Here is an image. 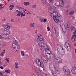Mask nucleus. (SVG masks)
Returning <instances> with one entry per match:
<instances>
[{
  "mask_svg": "<svg viewBox=\"0 0 76 76\" xmlns=\"http://www.w3.org/2000/svg\"><path fill=\"white\" fill-rule=\"evenodd\" d=\"M35 45H39V47H41L42 49L45 50L47 53H50V48H48V46L43 42H39V41L37 40L35 42Z\"/></svg>",
  "mask_w": 76,
  "mask_h": 76,
  "instance_id": "1",
  "label": "nucleus"
},
{
  "mask_svg": "<svg viewBox=\"0 0 76 76\" xmlns=\"http://www.w3.org/2000/svg\"><path fill=\"white\" fill-rule=\"evenodd\" d=\"M53 9L52 8H50L48 9V12H49V13L50 14V16L51 17H53V19L56 23L58 22V21L59 20V18H60V17L58 16H56V17H54V15L53 13Z\"/></svg>",
  "mask_w": 76,
  "mask_h": 76,
  "instance_id": "2",
  "label": "nucleus"
},
{
  "mask_svg": "<svg viewBox=\"0 0 76 76\" xmlns=\"http://www.w3.org/2000/svg\"><path fill=\"white\" fill-rule=\"evenodd\" d=\"M18 40H15L12 44V47L15 52H18L19 48H20V45L18 43Z\"/></svg>",
  "mask_w": 76,
  "mask_h": 76,
  "instance_id": "3",
  "label": "nucleus"
},
{
  "mask_svg": "<svg viewBox=\"0 0 76 76\" xmlns=\"http://www.w3.org/2000/svg\"><path fill=\"white\" fill-rule=\"evenodd\" d=\"M57 48L59 53L61 55L63 56V55L64 54V49H63V47L60 45H58L57 46Z\"/></svg>",
  "mask_w": 76,
  "mask_h": 76,
  "instance_id": "4",
  "label": "nucleus"
},
{
  "mask_svg": "<svg viewBox=\"0 0 76 76\" xmlns=\"http://www.w3.org/2000/svg\"><path fill=\"white\" fill-rule=\"evenodd\" d=\"M53 65L54 66V67L55 68L56 72L57 73V74H60V73H61V71L60 70V68H59L58 67L55 66V65H54V63H50L49 64V66L50 69V66Z\"/></svg>",
  "mask_w": 76,
  "mask_h": 76,
  "instance_id": "5",
  "label": "nucleus"
},
{
  "mask_svg": "<svg viewBox=\"0 0 76 76\" xmlns=\"http://www.w3.org/2000/svg\"><path fill=\"white\" fill-rule=\"evenodd\" d=\"M35 62L37 65L40 67H44V64L41 61L40 59L36 58L35 60Z\"/></svg>",
  "mask_w": 76,
  "mask_h": 76,
  "instance_id": "6",
  "label": "nucleus"
},
{
  "mask_svg": "<svg viewBox=\"0 0 76 76\" xmlns=\"http://www.w3.org/2000/svg\"><path fill=\"white\" fill-rule=\"evenodd\" d=\"M63 71L66 75V76H69L70 74V70L69 69L68 67L65 66L64 67Z\"/></svg>",
  "mask_w": 76,
  "mask_h": 76,
  "instance_id": "7",
  "label": "nucleus"
},
{
  "mask_svg": "<svg viewBox=\"0 0 76 76\" xmlns=\"http://www.w3.org/2000/svg\"><path fill=\"white\" fill-rule=\"evenodd\" d=\"M50 70L51 71V73L53 76H57L56 73V68L54 67V65L50 66Z\"/></svg>",
  "mask_w": 76,
  "mask_h": 76,
  "instance_id": "8",
  "label": "nucleus"
},
{
  "mask_svg": "<svg viewBox=\"0 0 76 76\" xmlns=\"http://www.w3.org/2000/svg\"><path fill=\"white\" fill-rule=\"evenodd\" d=\"M72 42H74L76 41V30H75L73 34V35L72 37Z\"/></svg>",
  "mask_w": 76,
  "mask_h": 76,
  "instance_id": "9",
  "label": "nucleus"
},
{
  "mask_svg": "<svg viewBox=\"0 0 76 76\" xmlns=\"http://www.w3.org/2000/svg\"><path fill=\"white\" fill-rule=\"evenodd\" d=\"M2 31L5 35H9L10 34V31L7 28H3Z\"/></svg>",
  "mask_w": 76,
  "mask_h": 76,
  "instance_id": "10",
  "label": "nucleus"
},
{
  "mask_svg": "<svg viewBox=\"0 0 76 76\" xmlns=\"http://www.w3.org/2000/svg\"><path fill=\"white\" fill-rule=\"evenodd\" d=\"M37 41H44V38L42 37V36L41 35H38L37 36Z\"/></svg>",
  "mask_w": 76,
  "mask_h": 76,
  "instance_id": "11",
  "label": "nucleus"
},
{
  "mask_svg": "<svg viewBox=\"0 0 76 76\" xmlns=\"http://www.w3.org/2000/svg\"><path fill=\"white\" fill-rule=\"evenodd\" d=\"M55 60L56 61L57 63H60L62 62V61L61 58L57 57L56 56L55 57Z\"/></svg>",
  "mask_w": 76,
  "mask_h": 76,
  "instance_id": "12",
  "label": "nucleus"
},
{
  "mask_svg": "<svg viewBox=\"0 0 76 76\" xmlns=\"http://www.w3.org/2000/svg\"><path fill=\"white\" fill-rule=\"evenodd\" d=\"M59 4L60 6L61 7H63L64 5V1L63 0H59Z\"/></svg>",
  "mask_w": 76,
  "mask_h": 76,
  "instance_id": "13",
  "label": "nucleus"
},
{
  "mask_svg": "<svg viewBox=\"0 0 76 76\" xmlns=\"http://www.w3.org/2000/svg\"><path fill=\"white\" fill-rule=\"evenodd\" d=\"M19 9H20H20L22 10L23 11V13H24L25 14H26V15L30 14V11H27L25 9H23L21 7L19 8Z\"/></svg>",
  "mask_w": 76,
  "mask_h": 76,
  "instance_id": "14",
  "label": "nucleus"
},
{
  "mask_svg": "<svg viewBox=\"0 0 76 76\" xmlns=\"http://www.w3.org/2000/svg\"><path fill=\"white\" fill-rule=\"evenodd\" d=\"M60 26L61 28H64V29H65V28H66L65 25H64V23L63 21H62L61 22Z\"/></svg>",
  "mask_w": 76,
  "mask_h": 76,
  "instance_id": "15",
  "label": "nucleus"
},
{
  "mask_svg": "<svg viewBox=\"0 0 76 76\" xmlns=\"http://www.w3.org/2000/svg\"><path fill=\"white\" fill-rule=\"evenodd\" d=\"M70 23L69 22H67L66 24V28L67 30H69L70 29Z\"/></svg>",
  "mask_w": 76,
  "mask_h": 76,
  "instance_id": "16",
  "label": "nucleus"
},
{
  "mask_svg": "<svg viewBox=\"0 0 76 76\" xmlns=\"http://www.w3.org/2000/svg\"><path fill=\"white\" fill-rule=\"evenodd\" d=\"M34 73L36 75H37V76H43L42 74L37 72V71L35 70Z\"/></svg>",
  "mask_w": 76,
  "mask_h": 76,
  "instance_id": "17",
  "label": "nucleus"
},
{
  "mask_svg": "<svg viewBox=\"0 0 76 76\" xmlns=\"http://www.w3.org/2000/svg\"><path fill=\"white\" fill-rule=\"evenodd\" d=\"M53 15L54 16V17H56V18H57V16H58L57 15V12L55 11L54 9L53 10Z\"/></svg>",
  "mask_w": 76,
  "mask_h": 76,
  "instance_id": "18",
  "label": "nucleus"
},
{
  "mask_svg": "<svg viewBox=\"0 0 76 76\" xmlns=\"http://www.w3.org/2000/svg\"><path fill=\"white\" fill-rule=\"evenodd\" d=\"M54 28L53 29V32L54 34H57L58 35V32H57L56 31V29L55 28Z\"/></svg>",
  "mask_w": 76,
  "mask_h": 76,
  "instance_id": "19",
  "label": "nucleus"
},
{
  "mask_svg": "<svg viewBox=\"0 0 76 76\" xmlns=\"http://www.w3.org/2000/svg\"><path fill=\"white\" fill-rule=\"evenodd\" d=\"M54 6L55 8L57 10H59V7H58V6L56 4H54Z\"/></svg>",
  "mask_w": 76,
  "mask_h": 76,
  "instance_id": "20",
  "label": "nucleus"
},
{
  "mask_svg": "<svg viewBox=\"0 0 76 76\" xmlns=\"http://www.w3.org/2000/svg\"><path fill=\"white\" fill-rule=\"evenodd\" d=\"M16 12H17V13H18L17 14V16H20L21 14V12L20 11H19V10H16Z\"/></svg>",
  "mask_w": 76,
  "mask_h": 76,
  "instance_id": "21",
  "label": "nucleus"
},
{
  "mask_svg": "<svg viewBox=\"0 0 76 76\" xmlns=\"http://www.w3.org/2000/svg\"><path fill=\"white\" fill-rule=\"evenodd\" d=\"M70 45H69V44L68 42H66L65 43V48H67V47H68Z\"/></svg>",
  "mask_w": 76,
  "mask_h": 76,
  "instance_id": "22",
  "label": "nucleus"
},
{
  "mask_svg": "<svg viewBox=\"0 0 76 76\" xmlns=\"http://www.w3.org/2000/svg\"><path fill=\"white\" fill-rule=\"evenodd\" d=\"M67 10V12H69L70 11V7L68 6L66 8Z\"/></svg>",
  "mask_w": 76,
  "mask_h": 76,
  "instance_id": "23",
  "label": "nucleus"
},
{
  "mask_svg": "<svg viewBox=\"0 0 76 76\" xmlns=\"http://www.w3.org/2000/svg\"><path fill=\"white\" fill-rule=\"evenodd\" d=\"M18 65V62H16L15 64V66L16 69L19 68V66Z\"/></svg>",
  "mask_w": 76,
  "mask_h": 76,
  "instance_id": "24",
  "label": "nucleus"
},
{
  "mask_svg": "<svg viewBox=\"0 0 76 76\" xmlns=\"http://www.w3.org/2000/svg\"><path fill=\"white\" fill-rule=\"evenodd\" d=\"M9 7L10 8V10H13V7H14V5L12 4Z\"/></svg>",
  "mask_w": 76,
  "mask_h": 76,
  "instance_id": "25",
  "label": "nucleus"
},
{
  "mask_svg": "<svg viewBox=\"0 0 76 76\" xmlns=\"http://www.w3.org/2000/svg\"><path fill=\"white\" fill-rule=\"evenodd\" d=\"M30 4V3L29 2H26L24 3V4L25 5V6H28V5H29Z\"/></svg>",
  "mask_w": 76,
  "mask_h": 76,
  "instance_id": "26",
  "label": "nucleus"
},
{
  "mask_svg": "<svg viewBox=\"0 0 76 76\" xmlns=\"http://www.w3.org/2000/svg\"><path fill=\"white\" fill-rule=\"evenodd\" d=\"M66 48V50H67V51H70L71 50V48L70 46H69L68 47H67Z\"/></svg>",
  "mask_w": 76,
  "mask_h": 76,
  "instance_id": "27",
  "label": "nucleus"
},
{
  "mask_svg": "<svg viewBox=\"0 0 76 76\" xmlns=\"http://www.w3.org/2000/svg\"><path fill=\"white\" fill-rule=\"evenodd\" d=\"M41 57L42 59H44V58H46V56L44 55H41Z\"/></svg>",
  "mask_w": 76,
  "mask_h": 76,
  "instance_id": "28",
  "label": "nucleus"
},
{
  "mask_svg": "<svg viewBox=\"0 0 76 76\" xmlns=\"http://www.w3.org/2000/svg\"><path fill=\"white\" fill-rule=\"evenodd\" d=\"M41 2L44 4H45L47 2H46V1L45 0H41Z\"/></svg>",
  "mask_w": 76,
  "mask_h": 76,
  "instance_id": "29",
  "label": "nucleus"
},
{
  "mask_svg": "<svg viewBox=\"0 0 76 76\" xmlns=\"http://www.w3.org/2000/svg\"><path fill=\"white\" fill-rule=\"evenodd\" d=\"M34 25H35L34 23H31L30 24V27H34Z\"/></svg>",
  "mask_w": 76,
  "mask_h": 76,
  "instance_id": "30",
  "label": "nucleus"
},
{
  "mask_svg": "<svg viewBox=\"0 0 76 76\" xmlns=\"http://www.w3.org/2000/svg\"><path fill=\"white\" fill-rule=\"evenodd\" d=\"M21 54L22 55V57L24 56H25V53L23 51H21Z\"/></svg>",
  "mask_w": 76,
  "mask_h": 76,
  "instance_id": "31",
  "label": "nucleus"
},
{
  "mask_svg": "<svg viewBox=\"0 0 76 76\" xmlns=\"http://www.w3.org/2000/svg\"><path fill=\"white\" fill-rule=\"evenodd\" d=\"M0 39H4V37L3 36L1 35H0Z\"/></svg>",
  "mask_w": 76,
  "mask_h": 76,
  "instance_id": "32",
  "label": "nucleus"
},
{
  "mask_svg": "<svg viewBox=\"0 0 76 76\" xmlns=\"http://www.w3.org/2000/svg\"><path fill=\"white\" fill-rule=\"evenodd\" d=\"M0 45H1V46H4L5 45V43L4 42H2L0 43Z\"/></svg>",
  "mask_w": 76,
  "mask_h": 76,
  "instance_id": "33",
  "label": "nucleus"
},
{
  "mask_svg": "<svg viewBox=\"0 0 76 76\" xmlns=\"http://www.w3.org/2000/svg\"><path fill=\"white\" fill-rule=\"evenodd\" d=\"M4 5L3 4H2L0 5V10H1V9H3V8L4 7Z\"/></svg>",
  "mask_w": 76,
  "mask_h": 76,
  "instance_id": "34",
  "label": "nucleus"
},
{
  "mask_svg": "<svg viewBox=\"0 0 76 76\" xmlns=\"http://www.w3.org/2000/svg\"><path fill=\"white\" fill-rule=\"evenodd\" d=\"M46 54H47V56H49V57H50L49 58H51V56H50L51 55V54H50V53H46Z\"/></svg>",
  "mask_w": 76,
  "mask_h": 76,
  "instance_id": "35",
  "label": "nucleus"
},
{
  "mask_svg": "<svg viewBox=\"0 0 76 76\" xmlns=\"http://www.w3.org/2000/svg\"><path fill=\"white\" fill-rule=\"evenodd\" d=\"M69 13L70 15H73V13H74V11H72L71 12L69 11L68 12Z\"/></svg>",
  "mask_w": 76,
  "mask_h": 76,
  "instance_id": "36",
  "label": "nucleus"
},
{
  "mask_svg": "<svg viewBox=\"0 0 76 76\" xmlns=\"http://www.w3.org/2000/svg\"><path fill=\"white\" fill-rule=\"evenodd\" d=\"M5 72H6L7 73H10V70H6L5 71Z\"/></svg>",
  "mask_w": 76,
  "mask_h": 76,
  "instance_id": "37",
  "label": "nucleus"
},
{
  "mask_svg": "<svg viewBox=\"0 0 76 76\" xmlns=\"http://www.w3.org/2000/svg\"><path fill=\"white\" fill-rule=\"evenodd\" d=\"M37 7V5H33L31 6V8H36Z\"/></svg>",
  "mask_w": 76,
  "mask_h": 76,
  "instance_id": "38",
  "label": "nucleus"
},
{
  "mask_svg": "<svg viewBox=\"0 0 76 76\" xmlns=\"http://www.w3.org/2000/svg\"><path fill=\"white\" fill-rule=\"evenodd\" d=\"M44 62V63H46L48 62V60L47 59H45L44 60H43Z\"/></svg>",
  "mask_w": 76,
  "mask_h": 76,
  "instance_id": "39",
  "label": "nucleus"
},
{
  "mask_svg": "<svg viewBox=\"0 0 76 76\" xmlns=\"http://www.w3.org/2000/svg\"><path fill=\"white\" fill-rule=\"evenodd\" d=\"M26 16V15L25 14H23V12L21 13V17H22V16Z\"/></svg>",
  "mask_w": 76,
  "mask_h": 76,
  "instance_id": "40",
  "label": "nucleus"
},
{
  "mask_svg": "<svg viewBox=\"0 0 76 76\" xmlns=\"http://www.w3.org/2000/svg\"><path fill=\"white\" fill-rule=\"evenodd\" d=\"M6 28H7L8 29H10V27L9 26H6L5 27Z\"/></svg>",
  "mask_w": 76,
  "mask_h": 76,
  "instance_id": "41",
  "label": "nucleus"
},
{
  "mask_svg": "<svg viewBox=\"0 0 76 76\" xmlns=\"http://www.w3.org/2000/svg\"><path fill=\"white\" fill-rule=\"evenodd\" d=\"M71 31H73V30H74V27H73V26H71Z\"/></svg>",
  "mask_w": 76,
  "mask_h": 76,
  "instance_id": "42",
  "label": "nucleus"
},
{
  "mask_svg": "<svg viewBox=\"0 0 76 76\" xmlns=\"http://www.w3.org/2000/svg\"><path fill=\"white\" fill-rule=\"evenodd\" d=\"M10 21L11 22H12V23H13L15 22V20L13 19H11L10 20Z\"/></svg>",
  "mask_w": 76,
  "mask_h": 76,
  "instance_id": "43",
  "label": "nucleus"
},
{
  "mask_svg": "<svg viewBox=\"0 0 76 76\" xmlns=\"http://www.w3.org/2000/svg\"><path fill=\"white\" fill-rule=\"evenodd\" d=\"M37 53H40V50L39 49H37Z\"/></svg>",
  "mask_w": 76,
  "mask_h": 76,
  "instance_id": "44",
  "label": "nucleus"
},
{
  "mask_svg": "<svg viewBox=\"0 0 76 76\" xmlns=\"http://www.w3.org/2000/svg\"><path fill=\"white\" fill-rule=\"evenodd\" d=\"M5 39H6L7 40H9V39H10L9 37H6L5 38Z\"/></svg>",
  "mask_w": 76,
  "mask_h": 76,
  "instance_id": "45",
  "label": "nucleus"
},
{
  "mask_svg": "<svg viewBox=\"0 0 76 76\" xmlns=\"http://www.w3.org/2000/svg\"><path fill=\"white\" fill-rule=\"evenodd\" d=\"M6 20V18H3L2 20V21H5Z\"/></svg>",
  "mask_w": 76,
  "mask_h": 76,
  "instance_id": "46",
  "label": "nucleus"
},
{
  "mask_svg": "<svg viewBox=\"0 0 76 76\" xmlns=\"http://www.w3.org/2000/svg\"><path fill=\"white\" fill-rule=\"evenodd\" d=\"M44 21V22H47V19H45L43 20V21Z\"/></svg>",
  "mask_w": 76,
  "mask_h": 76,
  "instance_id": "47",
  "label": "nucleus"
},
{
  "mask_svg": "<svg viewBox=\"0 0 76 76\" xmlns=\"http://www.w3.org/2000/svg\"><path fill=\"white\" fill-rule=\"evenodd\" d=\"M47 29H48V31H50V27H47Z\"/></svg>",
  "mask_w": 76,
  "mask_h": 76,
  "instance_id": "48",
  "label": "nucleus"
},
{
  "mask_svg": "<svg viewBox=\"0 0 76 76\" xmlns=\"http://www.w3.org/2000/svg\"><path fill=\"white\" fill-rule=\"evenodd\" d=\"M3 53H1V56L2 57H3Z\"/></svg>",
  "mask_w": 76,
  "mask_h": 76,
  "instance_id": "49",
  "label": "nucleus"
},
{
  "mask_svg": "<svg viewBox=\"0 0 76 76\" xmlns=\"http://www.w3.org/2000/svg\"><path fill=\"white\" fill-rule=\"evenodd\" d=\"M0 75L1 76H3V73H1V72H0Z\"/></svg>",
  "mask_w": 76,
  "mask_h": 76,
  "instance_id": "50",
  "label": "nucleus"
},
{
  "mask_svg": "<svg viewBox=\"0 0 76 76\" xmlns=\"http://www.w3.org/2000/svg\"><path fill=\"white\" fill-rule=\"evenodd\" d=\"M0 68L1 69H3V67L1 66H0Z\"/></svg>",
  "mask_w": 76,
  "mask_h": 76,
  "instance_id": "51",
  "label": "nucleus"
},
{
  "mask_svg": "<svg viewBox=\"0 0 76 76\" xmlns=\"http://www.w3.org/2000/svg\"><path fill=\"white\" fill-rule=\"evenodd\" d=\"M41 22H44V20L42 19L41 20Z\"/></svg>",
  "mask_w": 76,
  "mask_h": 76,
  "instance_id": "52",
  "label": "nucleus"
},
{
  "mask_svg": "<svg viewBox=\"0 0 76 76\" xmlns=\"http://www.w3.org/2000/svg\"><path fill=\"white\" fill-rule=\"evenodd\" d=\"M3 53H5V50H4L2 52Z\"/></svg>",
  "mask_w": 76,
  "mask_h": 76,
  "instance_id": "53",
  "label": "nucleus"
},
{
  "mask_svg": "<svg viewBox=\"0 0 76 76\" xmlns=\"http://www.w3.org/2000/svg\"><path fill=\"white\" fill-rule=\"evenodd\" d=\"M27 49L28 50H31V48L28 47V48Z\"/></svg>",
  "mask_w": 76,
  "mask_h": 76,
  "instance_id": "54",
  "label": "nucleus"
},
{
  "mask_svg": "<svg viewBox=\"0 0 76 76\" xmlns=\"http://www.w3.org/2000/svg\"><path fill=\"white\" fill-rule=\"evenodd\" d=\"M5 60H6L7 61H9V60L7 59V58L5 59Z\"/></svg>",
  "mask_w": 76,
  "mask_h": 76,
  "instance_id": "55",
  "label": "nucleus"
},
{
  "mask_svg": "<svg viewBox=\"0 0 76 76\" xmlns=\"http://www.w3.org/2000/svg\"><path fill=\"white\" fill-rule=\"evenodd\" d=\"M51 2H53V0H49Z\"/></svg>",
  "mask_w": 76,
  "mask_h": 76,
  "instance_id": "56",
  "label": "nucleus"
},
{
  "mask_svg": "<svg viewBox=\"0 0 76 76\" xmlns=\"http://www.w3.org/2000/svg\"><path fill=\"white\" fill-rule=\"evenodd\" d=\"M74 46H76V43H75L74 44Z\"/></svg>",
  "mask_w": 76,
  "mask_h": 76,
  "instance_id": "57",
  "label": "nucleus"
},
{
  "mask_svg": "<svg viewBox=\"0 0 76 76\" xmlns=\"http://www.w3.org/2000/svg\"><path fill=\"white\" fill-rule=\"evenodd\" d=\"M37 33V31H36L35 32V34H36Z\"/></svg>",
  "mask_w": 76,
  "mask_h": 76,
  "instance_id": "58",
  "label": "nucleus"
},
{
  "mask_svg": "<svg viewBox=\"0 0 76 76\" xmlns=\"http://www.w3.org/2000/svg\"><path fill=\"white\" fill-rule=\"evenodd\" d=\"M33 75H34V76H35V74L33 73Z\"/></svg>",
  "mask_w": 76,
  "mask_h": 76,
  "instance_id": "59",
  "label": "nucleus"
},
{
  "mask_svg": "<svg viewBox=\"0 0 76 76\" xmlns=\"http://www.w3.org/2000/svg\"><path fill=\"white\" fill-rule=\"evenodd\" d=\"M6 64L7 63V62H6Z\"/></svg>",
  "mask_w": 76,
  "mask_h": 76,
  "instance_id": "60",
  "label": "nucleus"
},
{
  "mask_svg": "<svg viewBox=\"0 0 76 76\" xmlns=\"http://www.w3.org/2000/svg\"><path fill=\"white\" fill-rule=\"evenodd\" d=\"M7 24H9V23H7Z\"/></svg>",
  "mask_w": 76,
  "mask_h": 76,
  "instance_id": "61",
  "label": "nucleus"
},
{
  "mask_svg": "<svg viewBox=\"0 0 76 76\" xmlns=\"http://www.w3.org/2000/svg\"><path fill=\"white\" fill-rule=\"evenodd\" d=\"M8 63L9 62V61H8Z\"/></svg>",
  "mask_w": 76,
  "mask_h": 76,
  "instance_id": "62",
  "label": "nucleus"
}]
</instances>
